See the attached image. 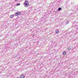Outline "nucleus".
I'll return each mask as SVG.
<instances>
[{
	"label": "nucleus",
	"mask_w": 78,
	"mask_h": 78,
	"mask_svg": "<svg viewBox=\"0 0 78 78\" xmlns=\"http://www.w3.org/2000/svg\"><path fill=\"white\" fill-rule=\"evenodd\" d=\"M24 4L26 6H29V3L28 1H27V0H26L25 2H24Z\"/></svg>",
	"instance_id": "obj_1"
},
{
	"label": "nucleus",
	"mask_w": 78,
	"mask_h": 78,
	"mask_svg": "<svg viewBox=\"0 0 78 78\" xmlns=\"http://www.w3.org/2000/svg\"><path fill=\"white\" fill-rule=\"evenodd\" d=\"M20 14H21V12H18L16 13H15L14 15L15 16H18L20 15Z\"/></svg>",
	"instance_id": "obj_2"
},
{
	"label": "nucleus",
	"mask_w": 78,
	"mask_h": 78,
	"mask_svg": "<svg viewBox=\"0 0 78 78\" xmlns=\"http://www.w3.org/2000/svg\"><path fill=\"white\" fill-rule=\"evenodd\" d=\"M20 78H25V76L23 74L21 75L20 76Z\"/></svg>",
	"instance_id": "obj_3"
},
{
	"label": "nucleus",
	"mask_w": 78,
	"mask_h": 78,
	"mask_svg": "<svg viewBox=\"0 0 78 78\" xmlns=\"http://www.w3.org/2000/svg\"><path fill=\"white\" fill-rule=\"evenodd\" d=\"M55 32L56 34L58 33H59V30H55Z\"/></svg>",
	"instance_id": "obj_4"
},
{
	"label": "nucleus",
	"mask_w": 78,
	"mask_h": 78,
	"mask_svg": "<svg viewBox=\"0 0 78 78\" xmlns=\"http://www.w3.org/2000/svg\"><path fill=\"white\" fill-rule=\"evenodd\" d=\"M66 52L64 51L63 52V55H66Z\"/></svg>",
	"instance_id": "obj_5"
},
{
	"label": "nucleus",
	"mask_w": 78,
	"mask_h": 78,
	"mask_svg": "<svg viewBox=\"0 0 78 78\" xmlns=\"http://www.w3.org/2000/svg\"><path fill=\"white\" fill-rule=\"evenodd\" d=\"M13 17H14V15H13L10 16V17L11 19H12V18H13Z\"/></svg>",
	"instance_id": "obj_6"
},
{
	"label": "nucleus",
	"mask_w": 78,
	"mask_h": 78,
	"mask_svg": "<svg viewBox=\"0 0 78 78\" xmlns=\"http://www.w3.org/2000/svg\"><path fill=\"white\" fill-rule=\"evenodd\" d=\"M61 9H61V8L59 7L58 8V11H61Z\"/></svg>",
	"instance_id": "obj_7"
},
{
	"label": "nucleus",
	"mask_w": 78,
	"mask_h": 78,
	"mask_svg": "<svg viewBox=\"0 0 78 78\" xmlns=\"http://www.w3.org/2000/svg\"><path fill=\"white\" fill-rule=\"evenodd\" d=\"M20 5V4H18L16 5V6H19V5Z\"/></svg>",
	"instance_id": "obj_8"
},
{
	"label": "nucleus",
	"mask_w": 78,
	"mask_h": 78,
	"mask_svg": "<svg viewBox=\"0 0 78 78\" xmlns=\"http://www.w3.org/2000/svg\"><path fill=\"white\" fill-rule=\"evenodd\" d=\"M67 50H68L69 51L70 50V48H67Z\"/></svg>",
	"instance_id": "obj_9"
},
{
	"label": "nucleus",
	"mask_w": 78,
	"mask_h": 78,
	"mask_svg": "<svg viewBox=\"0 0 78 78\" xmlns=\"http://www.w3.org/2000/svg\"><path fill=\"white\" fill-rule=\"evenodd\" d=\"M69 23V21H68L66 22V23Z\"/></svg>",
	"instance_id": "obj_10"
},
{
	"label": "nucleus",
	"mask_w": 78,
	"mask_h": 78,
	"mask_svg": "<svg viewBox=\"0 0 78 78\" xmlns=\"http://www.w3.org/2000/svg\"><path fill=\"white\" fill-rule=\"evenodd\" d=\"M17 0H15V1L16 2V1H17Z\"/></svg>",
	"instance_id": "obj_11"
}]
</instances>
